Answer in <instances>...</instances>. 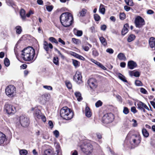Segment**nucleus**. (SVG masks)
<instances>
[{"mask_svg": "<svg viewBox=\"0 0 155 155\" xmlns=\"http://www.w3.org/2000/svg\"><path fill=\"white\" fill-rule=\"evenodd\" d=\"M88 84L91 88L95 89L97 86L96 80L93 78H90L88 80Z\"/></svg>", "mask_w": 155, "mask_h": 155, "instance_id": "nucleus-11", "label": "nucleus"}, {"mask_svg": "<svg viewBox=\"0 0 155 155\" xmlns=\"http://www.w3.org/2000/svg\"><path fill=\"white\" fill-rule=\"evenodd\" d=\"M4 64L6 67H8L10 65V61L7 58H5L4 60Z\"/></svg>", "mask_w": 155, "mask_h": 155, "instance_id": "nucleus-41", "label": "nucleus"}, {"mask_svg": "<svg viewBox=\"0 0 155 155\" xmlns=\"http://www.w3.org/2000/svg\"><path fill=\"white\" fill-rule=\"evenodd\" d=\"M128 27L129 25L128 24H126L124 25L121 31V33L123 35H124L128 32Z\"/></svg>", "mask_w": 155, "mask_h": 155, "instance_id": "nucleus-18", "label": "nucleus"}, {"mask_svg": "<svg viewBox=\"0 0 155 155\" xmlns=\"http://www.w3.org/2000/svg\"><path fill=\"white\" fill-rule=\"evenodd\" d=\"M126 18V15L124 13H120V18L121 20H123Z\"/></svg>", "mask_w": 155, "mask_h": 155, "instance_id": "nucleus-42", "label": "nucleus"}, {"mask_svg": "<svg viewBox=\"0 0 155 155\" xmlns=\"http://www.w3.org/2000/svg\"><path fill=\"white\" fill-rule=\"evenodd\" d=\"M49 40L52 43H54L56 44H58V42L57 40L54 37H50L48 38Z\"/></svg>", "mask_w": 155, "mask_h": 155, "instance_id": "nucleus-31", "label": "nucleus"}, {"mask_svg": "<svg viewBox=\"0 0 155 155\" xmlns=\"http://www.w3.org/2000/svg\"><path fill=\"white\" fill-rule=\"evenodd\" d=\"M99 12L103 14L105 13V9L104 8V6L102 4H101L100 5Z\"/></svg>", "mask_w": 155, "mask_h": 155, "instance_id": "nucleus-35", "label": "nucleus"}, {"mask_svg": "<svg viewBox=\"0 0 155 155\" xmlns=\"http://www.w3.org/2000/svg\"><path fill=\"white\" fill-rule=\"evenodd\" d=\"M73 112L70 109L67 107H62L60 110V115L63 119L69 120L73 116Z\"/></svg>", "mask_w": 155, "mask_h": 155, "instance_id": "nucleus-3", "label": "nucleus"}, {"mask_svg": "<svg viewBox=\"0 0 155 155\" xmlns=\"http://www.w3.org/2000/svg\"><path fill=\"white\" fill-rule=\"evenodd\" d=\"M126 65V63L124 62H121L120 64V66L122 68H124Z\"/></svg>", "mask_w": 155, "mask_h": 155, "instance_id": "nucleus-63", "label": "nucleus"}, {"mask_svg": "<svg viewBox=\"0 0 155 155\" xmlns=\"http://www.w3.org/2000/svg\"><path fill=\"white\" fill-rule=\"evenodd\" d=\"M132 121L133 122V123L132 124L133 126L134 127H137V121L134 119H133L132 120Z\"/></svg>", "mask_w": 155, "mask_h": 155, "instance_id": "nucleus-53", "label": "nucleus"}, {"mask_svg": "<svg viewBox=\"0 0 155 155\" xmlns=\"http://www.w3.org/2000/svg\"><path fill=\"white\" fill-rule=\"evenodd\" d=\"M106 51L110 54H113L114 53V50L111 48H107V49Z\"/></svg>", "mask_w": 155, "mask_h": 155, "instance_id": "nucleus-54", "label": "nucleus"}, {"mask_svg": "<svg viewBox=\"0 0 155 155\" xmlns=\"http://www.w3.org/2000/svg\"><path fill=\"white\" fill-rule=\"evenodd\" d=\"M15 29L17 34H19L21 33L22 31V29L20 26H16L15 28Z\"/></svg>", "mask_w": 155, "mask_h": 155, "instance_id": "nucleus-37", "label": "nucleus"}, {"mask_svg": "<svg viewBox=\"0 0 155 155\" xmlns=\"http://www.w3.org/2000/svg\"><path fill=\"white\" fill-rule=\"evenodd\" d=\"M72 41L74 43L77 44L78 43L79 40L78 39H76L75 38H72Z\"/></svg>", "mask_w": 155, "mask_h": 155, "instance_id": "nucleus-61", "label": "nucleus"}, {"mask_svg": "<svg viewBox=\"0 0 155 155\" xmlns=\"http://www.w3.org/2000/svg\"><path fill=\"white\" fill-rule=\"evenodd\" d=\"M90 61H91L93 62L97 66H98L99 67L103 69V70H105L106 69V68L102 64H101L99 62L97 61L94 60L92 58L91 59Z\"/></svg>", "mask_w": 155, "mask_h": 155, "instance_id": "nucleus-17", "label": "nucleus"}, {"mask_svg": "<svg viewBox=\"0 0 155 155\" xmlns=\"http://www.w3.org/2000/svg\"><path fill=\"white\" fill-rule=\"evenodd\" d=\"M127 66L129 69H133L137 66V64L133 61H130L128 62Z\"/></svg>", "mask_w": 155, "mask_h": 155, "instance_id": "nucleus-15", "label": "nucleus"}, {"mask_svg": "<svg viewBox=\"0 0 155 155\" xmlns=\"http://www.w3.org/2000/svg\"><path fill=\"white\" fill-rule=\"evenodd\" d=\"M81 147L82 152L86 155H90L93 152V146L90 143L84 144L82 145Z\"/></svg>", "mask_w": 155, "mask_h": 155, "instance_id": "nucleus-4", "label": "nucleus"}, {"mask_svg": "<svg viewBox=\"0 0 155 155\" xmlns=\"http://www.w3.org/2000/svg\"><path fill=\"white\" fill-rule=\"evenodd\" d=\"M135 84L136 85L138 86H141L142 85V83L139 80H136L135 81Z\"/></svg>", "mask_w": 155, "mask_h": 155, "instance_id": "nucleus-47", "label": "nucleus"}, {"mask_svg": "<svg viewBox=\"0 0 155 155\" xmlns=\"http://www.w3.org/2000/svg\"><path fill=\"white\" fill-rule=\"evenodd\" d=\"M131 111L133 112L134 114H135L137 112V111L136 110V108L135 107H131Z\"/></svg>", "mask_w": 155, "mask_h": 155, "instance_id": "nucleus-57", "label": "nucleus"}, {"mask_svg": "<svg viewBox=\"0 0 155 155\" xmlns=\"http://www.w3.org/2000/svg\"><path fill=\"white\" fill-rule=\"evenodd\" d=\"M43 87L46 89L49 90H52V87L51 86H47V85H44L43 86Z\"/></svg>", "mask_w": 155, "mask_h": 155, "instance_id": "nucleus-50", "label": "nucleus"}, {"mask_svg": "<svg viewBox=\"0 0 155 155\" xmlns=\"http://www.w3.org/2000/svg\"><path fill=\"white\" fill-rule=\"evenodd\" d=\"M94 17L95 20L97 21H99L100 18V16L97 14H95L94 15Z\"/></svg>", "mask_w": 155, "mask_h": 155, "instance_id": "nucleus-48", "label": "nucleus"}, {"mask_svg": "<svg viewBox=\"0 0 155 155\" xmlns=\"http://www.w3.org/2000/svg\"><path fill=\"white\" fill-rule=\"evenodd\" d=\"M60 19L62 25L66 27L71 25L73 21V16L70 13L68 12L62 13L60 16Z\"/></svg>", "mask_w": 155, "mask_h": 155, "instance_id": "nucleus-2", "label": "nucleus"}, {"mask_svg": "<svg viewBox=\"0 0 155 155\" xmlns=\"http://www.w3.org/2000/svg\"><path fill=\"white\" fill-rule=\"evenodd\" d=\"M85 114L86 117H90L92 115L91 113L89 107H86L85 109Z\"/></svg>", "mask_w": 155, "mask_h": 155, "instance_id": "nucleus-20", "label": "nucleus"}, {"mask_svg": "<svg viewBox=\"0 0 155 155\" xmlns=\"http://www.w3.org/2000/svg\"><path fill=\"white\" fill-rule=\"evenodd\" d=\"M53 8V6L52 5L47 6L46 7L47 10L49 12H51Z\"/></svg>", "mask_w": 155, "mask_h": 155, "instance_id": "nucleus-46", "label": "nucleus"}, {"mask_svg": "<svg viewBox=\"0 0 155 155\" xmlns=\"http://www.w3.org/2000/svg\"><path fill=\"white\" fill-rule=\"evenodd\" d=\"M6 94L9 97L15 96L16 93V88L13 85H9L5 89Z\"/></svg>", "mask_w": 155, "mask_h": 155, "instance_id": "nucleus-6", "label": "nucleus"}, {"mask_svg": "<svg viewBox=\"0 0 155 155\" xmlns=\"http://www.w3.org/2000/svg\"><path fill=\"white\" fill-rule=\"evenodd\" d=\"M20 15L21 18L23 20H25L26 18L25 12L23 9H22L20 12Z\"/></svg>", "mask_w": 155, "mask_h": 155, "instance_id": "nucleus-26", "label": "nucleus"}, {"mask_svg": "<svg viewBox=\"0 0 155 155\" xmlns=\"http://www.w3.org/2000/svg\"><path fill=\"white\" fill-rule=\"evenodd\" d=\"M143 136L145 137H147L149 136V133L145 128H143L142 130Z\"/></svg>", "mask_w": 155, "mask_h": 155, "instance_id": "nucleus-27", "label": "nucleus"}, {"mask_svg": "<svg viewBox=\"0 0 155 155\" xmlns=\"http://www.w3.org/2000/svg\"><path fill=\"white\" fill-rule=\"evenodd\" d=\"M137 106V108L140 110L142 109L143 108H144L145 109L149 110V109L147 106L145 104L141 101H140L138 103Z\"/></svg>", "mask_w": 155, "mask_h": 155, "instance_id": "nucleus-16", "label": "nucleus"}, {"mask_svg": "<svg viewBox=\"0 0 155 155\" xmlns=\"http://www.w3.org/2000/svg\"><path fill=\"white\" fill-rule=\"evenodd\" d=\"M100 40L101 43L104 46L107 45V42L106 39L103 37H101L99 38Z\"/></svg>", "mask_w": 155, "mask_h": 155, "instance_id": "nucleus-30", "label": "nucleus"}, {"mask_svg": "<svg viewBox=\"0 0 155 155\" xmlns=\"http://www.w3.org/2000/svg\"><path fill=\"white\" fill-rule=\"evenodd\" d=\"M74 94L78 101H80L82 100V98L81 97V94L80 92H76Z\"/></svg>", "mask_w": 155, "mask_h": 155, "instance_id": "nucleus-25", "label": "nucleus"}, {"mask_svg": "<svg viewBox=\"0 0 155 155\" xmlns=\"http://www.w3.org/2000/svg\"><path fill=\"white\" fill-rule=\"evenodd\" d=\"M150 103L154 108H155V99H153V101H151Z\"/></svg>", "mask_w": 155, "mask_h": 155, "instance_id": "nucleus-64", "label": "nucleus"}, {"mask_svg": "<svg viewBox=\"0 0 155 155\" xmlns=\"http://www.w3.org/2000/svg\"><path fill=\"white\" fill-rule=\"evenodd\" d=\"M114 116L111 113H109L104 115L102 118L103 122L108 123L111 122L114 119Z\"/></svg>", "mask_w": 155, "mask_h": 155, "instance_id": "nucleus-7", "label": "nucleus"}, {"mask_svg": "<svg viewBox=\"0 0 155 155\" xmlns=\"http://www.w3.org/2000/svg\"><path fill=\"white\" fill-rule=\"evenodd\" d=\"M82 48L85 51H88L89 50V48L87 46L83 45Z\"/></svg>", "mask_w": 155, "mask_h": 155, "instance_id": "nucleus-59", "label": "nucleus"}, {"mask_svg": "<svg viewBox=\"0 0 155 155\" xmlns=\"http://www.w3.org/2000/svg\"><path fill=\"white\" fill-rule=\"evenodd\" d=\"M53 133L56 137L57 138L59 137V132L57 130H55L54 131Z\"/></svg>", "mask_w": 155, "mask_h": 155, "instance_id": "nucleus-52", "label": "nucleus"}, {"mask_svg": "<svg viewBox=\"0 0 155 155\" xmlns=\"http://www.w3.org/2000/svg\"><path fill=\"white\" fill-rule=\"evenodd\" d=\"M53 62L55 64L58 65L59 63L58 58L54 57L53 58Z\"/></svg>", "mask_w": 155, "mask_h": 155, "instance_id": "nucleus-43", "label": "nucleus"}, {"mask_svg": "<svg viewBox=\"0 0 155 155\" xmlns=\"http://www.w3.org/2000/svg\"><path fill=\"white\" fill-rule=\"evenodd\" d=\"M34 12L31 10H30L26 14V16L28 17H29L30 15L31 14H33Z\"/></svg>", "mask_w": 155, "mask_h": 155, "instance_id": "nucleus-58", "label": "nucleus"}, {"mask_svg": "<svg viewBox=\"0 0 155 155\" xmlns=\"http://www.w3.org/2000/svg\"><path fill=\"white\" fill-rule=\"evenodd\" d=\"M42 115V114L40 113V111L39 110L37 109L36 110L34 114V116L35 118L40 119Z\"/></svg>", "mask_w": 155, "mask_h": 155, "instance_id": "nucleus-21", "label": "nucleus"}, {"mask_svg": "<svg viewBox=\"0 0 155 155\" xmlns=\"http://www.w3.org/2000/svg\"><path fill=\"white\" fill-rule=\"evenodd\" d=\"M48 97L47 94L42 95L39 97L38 98V101L41 104H44L46 103L47 99Z\"/></svg>", "mask_w": 155, "mask_h": 155, "instance_id": "nucleus-14", "label": "nucleus"}, {"mask_svg": "<svg viewBox=\"0 0 155 155\" xmlns=\"http://www.w3.org/2000/svg\"><path fill=\"white\" fill-rule=\"evenodd\" d=\"M107 27L105 25H104L101 26V29L103 31H105Z\"/></svg>", "mask_w": 155, "mask_h": 155, "instance_id": "nucleus-62", "label": "nucleus"}, {"mask_svg": "<svg viewBox=\"0 0 155 155\" xmlns=\"http://www.w3.org/2000/svg\"><path fill=\"white\" fill-rule=\"evenodd\" d=\"M135 22L136 27L139 28H141L145 24L144 20L140 16L136 18Z\"/></svg>", "mask_w": 155, "mask_h": 155, "instance_id": "nucleus-10", "label": "nucleus"}, {"mask_svg": "<svg viewBox=\"0 0 155 155\" xmlns=\"http://www.w3.org/2000/svg\"><path fill=\"white\" fill-rule=\"evenodd\" d=\"M123 112L125 114H128L129 112L128 108L127 107H124L123 110Z\"/></svg>", "mask_w": 155, "mask_h": 155, "instance_id": "nucleus-49", "label": "nucleus"}, {"mask_svg": "<svg viewBox=\"0 0 155 155\" xmlns=\"http://www.w3.org/2000/svg\"><path fill=\"white\" fill-rule=\"evenodd\" d=\"M76 31V33L75 32V31L74 30V33L75 34L78 36H81L83 34V32L82 31L80 30H78Z\"/></svg>", "mask_w": 155, "mask_h": 155, "instance_id": "nucleus-40", "label": "nucleus"}, {"mask_svg": "<svg viewBox=\"0 0 155 155\" xmlns=\"http://www.w3.org/2000/svg\"><path fill=\"white\" fill-rule=\"evenodd\" d=\"M66 85L67 87L69 89H70L72 87V84L69 81H66Z\"/></svg>", "mask_w": 155, "mask_h": 155, "instance_id": "nucleus-45", "label": "nucleus"}, {"mask_svg": "<svg viewBox=\"0 0 155 155\" xmlns=\"http://www.w3.org/2000/svg\"><path fill=\"white\" fill-rule=\"evenodd\" d=\"M72 63L74 65L76 68L80 66V62L76 60L73 59Z\"/></svg>", "mask_w": 155, "mask_h": 155, "instance_id": "nucleus-33", "label": "nucleus"}, {"mask_svg": "<svg viewBox=\"0 0 155 155\" xmlns=\"http://www.w3.org/2000/svg\"><path fill=\"white\" fill-rule=\"evenodd\" d=\"M135 35L133 34L130 35L128 37L127 39V41L129 42H131L133 41L135 38Z\"/></svg>", "mask_w": 155, "mask_h": 155, "instance_id": "nucleus-32", "label": "nucleus"}, {"mask_svg": "<svg viewBox=\"0 0 155 155\" xmlns=\"http://www.w3.org/2000/svg\"><path fill=\"white\" fill-rule=\"evenodd\" d=\"M124 8L126 11L128 12L130 10L131 8L127 5H125L124 7Z\"/></svg>", "mask_w": 155, "mask_h": 155, "instance_id": "nucleus-55", "label": "nucleus"}, {"mask_svg": "<svg viewBox=\"0 0 155 155\" xmlns=\"http://www.w3.org/2000/svg\"><path fill=\"white\" fill-rule=\"evenodd\" d=\"M140 91L144 94H147V91L146 90L143 88H141L140 89Z\"/></svg>", "mask_w": 155, "mask_h": 155, "instance_id": "nucleus-56", "label": "nucleus"}, {"mask_svg": "<svg viewBox=\"0 0 155 155\" xmlns=\"http://www.w3.org/2000/svg\"><path fill=\"white\" fill-rule=\"evenodd\" d=\"M43 48L47 52L49 50V48L52 49L53 46L51 43H48L46 41H44L43 42Z\"/></svg>", "mask_w": 155, "mask_h": 155, "instance_id": "nucleus-13", "label": "nucleus"}, {"mask_svg": "<svg viewBox=\"0 0 155 155\" xmlns=\"http://www.w3.org/2000/svg\"><path fill=\"white\" fill-rule=\"evenodd\" d=\"M58 41L63 45H64L65 44V42L60 38L58 39Z\"/></svg>", "mask_w": 155, "mask_h": 155, "instance_id": "nucleus-60", "label": "nucleus"}, {"mask_svg": "<svg viewBox=\"0 0 155 155\" xmlns=\"http://www.w3.org/2000/svg\"><path fill=\"white\" fill-rule=\"evenodd\" d=\"M149 43L150 47L153 48L155 45V38L153 37L150 38L149 39Z\"/></svg>", "mask_w": 155, "mask_h": 155, "instance_id": "nucleus-19", "label": "nucleus"}, {"mask_svg": "<svg viewBox=\"0 0 155 155\" xmlns=\"http://www.w3.org/2000/svg\"><path fill=\"white\" fill-rule=\"evenodd\" d=\"M19 153L21 155H26L28 153V151L26 150L22 149L20 150Z\"/></svg>", "mask_w": 155, "mask_h": 155, "instance_id": "nucleus-38", "label": "nucleus"}, {"mask_svg": "<svg viewBox=\"0 0 155 155\" xmlns=\"http://www.w3.org/2000/svg\"><path fill=\"white\" fill-rule=\"evenodd\" d=\"M19 121L21 125L23 127H27L29 124V119L25 115H22L20 116Z\"/></svg>", "mask_w": 155, "mask_h": 155, "instance_id": "nucleus-8", "label": "nucleus"}, {"mask_svg": "<svg viewBox=\"0 0 155 155\" xmlns=\"http://www.w3.org/2000/svg\"><path fill=\"white\" fill-rule=\"evenodd\" d=\"M130 74L131 76L134 75V76L136 77H138L140 75V73L139 72L137 71H135L134 72L133 71H130Z\"/></svg>", "mask_w": 155, "mask_h": 155, "instance_id": "nucleus-34", "label": "nucleus"}, {"mask_svg": "<svg viewBox=\"0 0 155 155\" xmlns=\"http://www.w3.org/2000/svg\"><path fill=\"white\" fill-rule=\"evenodd\" d=\"M117 57L119 60H121L125 61L126 60L125 55L124 53H119Z\"/></svg>", "mask_w": 155, "mask_h": 155, "instance_id": "nucleus-23", "label": "nucleus"}, {"mask_svg": "<svg viewBox=\"0 0 155 155\" xmlns=\"http://www.w3.org/2000/svg\"><path fill=\"white\" fill-rule=\"evenodd\" d=\"M4 111L9 115H13L17 111L16 107L15 106L8 104H6L4 106Z\"/></svg>", "mask_w": 155, "mask_h": 155, "instance_id": "nucleus-5", "label": "nucleus"}, {"mask_svg": "<svg viewBox=\"0 0 155 155\" xmlns=\"http://www.w3.org/2000/svg\"><path fill=\"white\" fill-rule=\"evenodd\" d=\"M70 54L71 55L74 57H75L77 58H78V55H79L77 54L76 53L74 52H71L70 53Z\"/></svg>", "mask_w": 155, "mask_h": 155, "instance_id": "nucleus-51", "label": "nucleus"}, {"mask_svg": "<svg viewBox=\"0 0 155 155\" xmlns=\"http://www.w3.org/2000/svg\"><path fill=\"white\" fill-rule=\"evenodd\" d=\"M35 50L31 47H28L24 48L22 51L21 57L25 61H31L32 62L34 60L35 55Z\"/></svg>", "mask_w": 155, "mask_h": 155, "instance_id": "nucleus-1", "label": "nucleus"}, {"mask_svg": "<svg viewBox=\"0 0 155 155\" xmlns=\"http://www.w3.org/2000/svg\"><path fill=\"white\" fill-rule=\"evenodd\" d=\"M92 55L94 57H96L98 56L99 54L97 50L94 48L92 49Z\"/></svg>", "mask_w": 155, "mask_h": 155, "instance_id": "nucleus-36", "label": "nucleus"}, {"mask_svg": "<svg viewBox=\"0 0 155 155\" xmlns=\"http://www.w3.org/2000/svg\"><path fill=\"white\" fill-rule=\"evenodd\" d=\"M102 104V102L100 100L98 101L95 103V106L97 107L101 106Z\"/></svg>", "mask_w": 155, "mask_h": 155, "instance_id": "nucleus-44", "label": "nucleus"}, {"mask_svg": "<svg viewBox=\"0 0 155 155\" xmlns=\"http://www.w3.org/2000/svg\"><path fill=\"white\" fill-rule=\"evenodd\" d=\"M131 138L132 141H130V142L132 144L137 146L140 143V138L139 136L134 134L132 136Z\"/></svg>", "mask_w": 155, "mask_h": 155, "instance_id": "nucleus-12", "label": "nucleus"}, {"mask_svg": "<svg viewBox=\"0 0 155 155\" xmlns=\"http://www.w3.org/2000/svg\"><path fill=\"white\" fill-rule=\"evenodd\" d=\"M5 139V135L0 132V145L4 143Z\"/></svg>", "mask_w": 155, "mask_h": 155, "instance_id": "nucleus-22", "label": "nucleus"}, {"mask_svg": "<svg viewBox=\"0 0 155 155\" xmlns=\"http://www.w3.org/2000/svg\"><path fill=\"white\" fill-rule=\"evenodd\" d=\"M53 151L52 150L48 149L46 150L44 152L43 155H53Z\"/></svg>", "mask_w": 155, "mask_h": 155, "instance_id": "nucleus-24", "label": "nucleus"}, {"mask_svg": "<svg viewBox=\"0 0 155 155\" xmlns=\"http://www.w3.org/2000/svg\"><path fill=\"white\" fill-rule=\"evenodd\" d=\"M87 11L86 9L83 8L81 11L79 12V14L78 15L80 16H84L85 15Z\"/></svg>", "mask_w": 155, "mask_h": 155, "instance_id": "nucleus-29", "label": "nucleus"}, {"mask_svg": "<svg viewBox=\"0 0 155 155\" xmlns=\"http://www.w3.org/2000/svg\"><path fill=\"white\" fill-rule=\"evenodd\" d=\"M82 76L81 73L78 71H77L75 74L74 76L73 79L77 84H80L82 83Z\"/></svg>", "mask_w": 155, "mask_h": 155, "instance_id": "nucleus-9", "label": "nucleus"}, {"mask_svg": "<svg viewBox=\"0 0 155 155\" xmlns=\"http://www.w3.org/2000/svg\"><path fill=\"white\" fill-rule=\"evenodd\" d=\"M126 5L130 6H132L134 5V4L132 0H124Z\"/></svg>", "mask_w": 155, "mask_h": 155, "instance_id": "nucleus-28", "label": "nucleus"}, {"mask_svg": "<svg viewBox=\"0 0 155 155\" xmlns=\"http://www.w3.org/2000/svg\"><path fill=\"white\" fill-rule=\"evenodd\" d=\"M119 78L122 81L124 82H127V81L125 79V77L121 74H119L118 75Z\"/></svg>", "mask_w": 155, "mask_h": 155, "instance_id": "nucleus-39", "label": "nucleus"}]
</instances>
